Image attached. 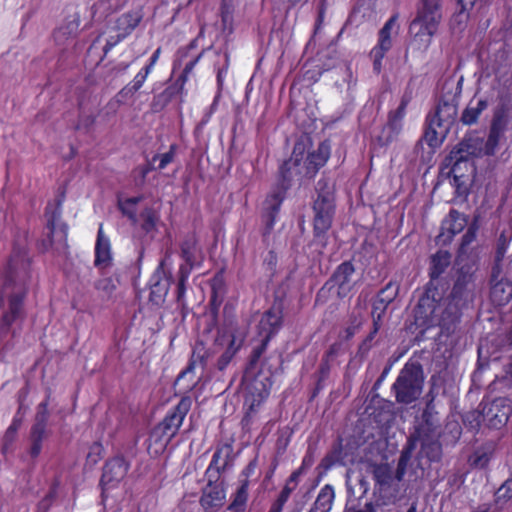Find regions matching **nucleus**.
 <instances>
[{
    "label": "nucleus",
    "instance_id": "412c9836",
    "mask_svg": "<svg viewBox=\"0 0 512 512\" xmlns=\"http://www.w3.org/2000/svg\"><path fill=\"white\" fill-rule=\"evenodd\" d=\"M399 288L400 287L397 282L390 281L379 291L377 298L373 303L371 312L372 318H374V316H379V320H382L389 304L397 297Z\"/></svg>",
    "mask_w": 512,
    "mask_h": 512
},
{
    "label": "nucleus",
    "instance_id": "e433bc0d",
    "mask_svg": "<svg viewBox=\"0 0 512 512\" xmlns=\"http://www.w3.org/2000/svg\"><path fill=\"white\" fill-rule=\"evenodd\" d=\"M414 449H415V444H414V440L412 439L411 441L407 442V445L402 450L400 458L398 460V465H397L396 475H395V477L398 481L402 480V478L406 472V467L408 465V462L410 461V459L412 457V453H413Z\"/></svg>",
    "mask_w": 512,
    "mask_h": 512
},
{
    "label": "nucleus",
    "instance_id": "2f4dec72",
    "mask_svg": "<svg viewBox=\"0 0 512 512\" xmlns=\"http://www.w3.org/2000/svg\"><path fill=\"white\" fill-rule=\"evenodd\" d=\"M77 31L78 24L75 21H70L55 30L53 37L57 45L66 46L73 42Z\"/></svg>",
    "mask_w": 512,
    "mask_h": 512
},
{
    "label": "nucleus",
    "instance_id": "0eeeda50",
    "mask_svg": "<svg viewBox=\"0 0 512 512\" xmlns=\"http://www.w3.org/2000/svg\"><path fill=\"white\" fill-rule=\"evenodd\" d=\"M440 301H435L431 315L419 312V303L415 308V317L422 324L427 326L437 325L441 328L443 334L450 335L455 332L462 315V310L466 307L461 303H456L446 299L445 306H439Z\"/></svg>",
    "mask_w": 512,
    "mask_h": 512
},
{
    "label": "nucleus",
    "instance_id": "c9c22d12",
    "mask_svg": "<svg viewBox=\"0 0 512 512\" xmlns=\"http://www.w3.org/2000/svg\"><path fill=\"white\" fill-rule=\"evenodd\" d=\"M462 434V427L456 420L447 421L442 432L443 441L448 445H455Z\"/></svg>",
    "mask_w": 512,
    "mask_h": 512
},
{
    "label": "nucleus",
    "instance_id": "4d7b16f0",
    "mask_svg": "<svg viewBox=\"0 0 512 512\" xmlns=\"http://www.w3.org/2000/svg\"><path fill=\"white\" fill-rule=\"evenodd\" d=\"M265 399L260 398H252L245 396V406L247 407L246 417H251L254 413L257 412L259 406L263 403Z\"/></svg>",
    "mask_w": 512,
    "mask_h": 512
},
{
    "label": "nucleus",
    "instance_id": "4468645a",
    "mask_svg": "<svg viewBox=\"0 0 512 512\" xmlns=\"http://www.w3.org/2000/svg\"><path fill=\"white\" fill-rule=\"evenodd\" d=\"M411 96L404 94L401 103L395 111H390L388 121L377 136L380 145L385 146L397 139L403 128V119Z\"/></svg>",
    "mask_w": 512,
    "mask_h": 512
},
{
    "label": "nucleus",
    "instance_id": "f3484780",
    "mask_svg": "<svg viewBox=\"0 0 512 512\" xmlns=\"http://www.w3.org/2000/svg\"><path fill=\"white\" fill-rule=\"evenodd\" d=\"M397 15H393L379 31L378 44L371 50L370 57L373 60L374 70L380 72L381 61L387 51L392 47L391 32L396 26Z\"/></svg>",
    "mask_w": 512,
    "mask_h": 512
},
{
    "label": "nucleus",
    "instance_id": "8fccbe9b",
    "mask_svg": "<svg viewBox=\"0 0 512 512\" xmlns=\"http://www.w3.org/2000/svg\"><path fill=\"white\" fill-rule=\"evenodd\" d=\"M512 498V479H507L496 491L495 501L506 502Z\"/></svg>",
    "mask_w": 512,
    "mask_h": 512
},
{
    "label": "nucleus",
    "instance_id": "69168bd1",
    "mask_svg": "<svg viewBox=\"0 0 512 512\" xmlns=\"http://www.w3.org/2000/svg\"><path fill=\"white\" fill-rule=\"evenodd\" d=\"M476 1L477 0H457L458 4L461 6V12L471 9Z\"/></svg>",
    "mask_w": 512,
    "mask_h": 512
},
{
    "label": "nucleus",
    "instance_id": "a211bd4d",
    "mask_svg": "<svg viewBox=\"0 0 512 512\" xmlns=\"http://www.w3.org/2000/svg\"><path fill=\"white\" fill-rule=\"evenodd\" d=\"M438 428L439 419L437 413L427 405L422 413L421 423L416 427L415 432L409 437L408 441L413 439L416 445V442L419 440L436 439L440 436Z\"/></svg>",
    "mask_w": 512,
    "mask_h": 512
},
{
    "label": "nucleus",
    "instance_id": "20e7f679",
    "mask_svg": "<svg viewBox=\"0 0 512 512\" xmlns=\"http://www.w3.org/2000/svg\"><path fill=\"white\" fill-rule=\"evenodd\" d=\"M458 114L456 95L441 99L434 113L428 117V127L424 134L426 143L434 148L442 144Z\"/></svg>",
    "mask_w": 512,
    "mask_h": 512
},
{
    "label": "nucleus",
    "instance_id": "338daca9",
    "mask_svg": "<svg viewBox=\"0 0 512 512\" xmlns=\"http://www.w3.org/2000/svg\"><path fill=\"white\" fill-rule=\"evenodd\" d=\"M303 473H304L303 466H301L299 469L292 472V474L290 475V477L288 479L289 483H293V484L297 485L298 479H299L300 475Z\"/></svg>",
    "mask_w": 512,
    "mask_h": 512
},
{
    "label": "nucleus",
    "instance_id": "dca6fc26",
    "mask_svg": "<svg viewBox=\"0 0 512 512\" xmlns=\"http://www.w3.org/2000/svg\"><path fill=\"white\" fill-rule=\"evenodd\" d=\"M509 130V118L502 111L497 112L492 120L488 139L486 143V155L492 156L496 153L500 144L506 142L505 133Z\"/></svg>",
    "mask_w": 512,
    "mask_h": 512
},
{
    "label": "nucleus",
    "instance_id": "5fc2aeb1",
    "mask_svg": "<svg viewBox=\"0 0 512 512\" xmlns=\"http://www.w3.org/2000/svg\"><path fill=\"white\" fill-rule=\"evenodd\" d=\"M140 20L141 17L138 14L127 13L122 15L119 18L118 22L120 25H125V28L128 29L130 32L138 26Z\"/></svg>",
    "mask_w": 512,
    "mask_h": 512
},
{
    "label": "nucleus",
    "instance_id": "ea45409f",
    "mask_svg": "<svg viewBox=\"0 0 512 512\" xmlns=\"http://www.w3.org/2000/svg\"><path fill=\"white\" fill-rule=\"evenodd\" d=\"M141 228L146 232L150 233L156 229L157 222L159 220L158 214L152 208H145L141 214Z\"/></svg>",
    "mask_w": 512,
    "mask_h": 512
},
{
    "label": "nucleus",
    "instance_id": "7ed1b4c3",
    "mask_svg": "<svg viewBox=\"0 0 512 512\" xmlns=\"http://www.w3.org/2000/svg\"><path fill=\"white\" fill-rule=\"evenodd\" d=\"M441 20V0H422L417 16L410 25L413 43L418 45V49L426 50L430 46Z\"/></svg>",
    "mask_w": 512,
    "mask_h": 512
},
{
    "label": "nucleus",
    "instance_id": "f704fd0d",
    "mask_svg": "<svg viewBox=\"0 0 512 512\" xmlns=\"http://www.w3.org/2000/svg\"><path fill=\"white\" fill-rule=\"evenodd\" d=\"M451 165V173L453 174V184L456 187V192L459 196L468 193L467 177L462 172V164L455 162H448Z\"/></svg>",
    "mask_w": 512,
    "mask_h": 512
},
{
    "label": "nucleus",
    "instance_id": "5701e85b",
    "mask_svg": "<svg viewBox=\"0 0 512 512\" xmlns=\"http://www.w3.org/2000/svg\"><path fill=\"white\" fill-rule=\"evenodd\" d=\"M485 417L494 427L506 424L511 414V407L504 398L495 399L487 408H484Z\"/></svg>",
    "mask_w": 512,
    "mask_h": 512
},
{
    "label": "nucleus",
    "instance_id": "2eb2a0df",
    "mask_svg": "<svg viewBox=\"0 0 512 512\" xmlns=\"http://www.w3.org/2000/svg\"><path fill=\"white\" fill-rule=\"evenodd\" d=\"M354 273L355 267L352 262L345 261L335 269L326 285H330L331 288L335 287L337 296L344 298L354 287L352 280Z\"/></svg>",
    "mask_w": 512,
    "mask_h": 512
},
{
    "label": "nucleus",
    "instance_id": "09e8293b",
    "mask_svg": "<svg viewBox=\"0 0 512 512\" xmlns=\"http://www.w3.org/2000/svg\"><path fill=\"white\" fill-rule=\"evenodd\" d=\"M191 271L190 268L187 267H179L178 271V285H177V301L180 302L183 300L185 295V282L188 279Z\"/></svg>",
    "mask_w": 512,
    "mask_h": 512
},
{
    "label": "nucleus",
    "instance_id": "473e14b6",
    "mask_svg": "<svg viewBox=\"0 0 512 512\" xmlns=\"http://www.w3.org/2000/svg\"><path fill=\"white\" fill-rule=\"evenodd\" d=\"M488 107V102L486 100L477 101L476 105H473L472 102L464 109L461 114L460 121L464 125H472L475 124L480 116V114Z\"/></svg>",
    "mask_w": 512,
    "mask_h": 512
},
{
    "label": "nucleus",
    "instance_id": "39448f33",
    "mask_svg": "<svg viewBox=\"0 0 512 512\" xmlns=\"http://www.w3.org/2000/svg\"><path fill=\"white\" fill-rule=\"evenodd\" d=\"M424 386V372L417 361L407 362L392 385L395 399L400 404H411L419 399Z\"/></svg>",
    "mask_w": 512,
    "mask_h": 512
},
{
    "label": "nucleus",
    "instance_id": "e2e57ef3",
    "mask_svg": "<svg viewBox=\"0 0 512 512\" xmlns=\"http://www.w3.org/2000/svg\"><path fill=\"white\" fill-rule=\"evenodd\" d=\"M256 468V464L254 461L250 462L241 472L239 476V480L250 481L249 477L254 474Z\"/></svg>",
    "mask_w": 512,
    "mask_h": 512
},
{
    "label": "nucleus",
    "instance_id": "6e6552de",
    "mask_svg": "<svg viewBox=\"0 0 512 512\" xmlns=\"http://www.w3.org/2000/svg\"><path fill=\"white\" fill-rule=\"evenodd\" d=\"M191 398L183 397L179 403L165 416V418L153 429L151 440L159 444L163 451L177 434L182 422L191 408Z\"/></svg>",
    "mask_w": 512,
    "mask_h": 512
},
{
    "label": "nucleus",
    "instance_id": "79ce46f5",
    "mask_svg": "<svg viewBox=\"0 0 512 512\" xmlns=\"http://www.w3.org/2000/svg\"><path fill=\"white\" fill-rule=\"evenodd\" d=\"M94 286L102 299H110L116 290V284L110 277L97 280Z\"/></svg>",
    "mask_w": 512,
    "mask_h": 512
},
{
    "label": "nucleus",
    "instance_id": "aec40b11",
    "mask_svg": "<svg viewBox=\"0 0 512 512\" xmlns=\"http://www.w3.org/2000/svg\"><path fill=\"white\" fill-rule=\"evenodd\" d=\"M225 499L224 488L208 482V485L202 491L200 505L205 512H217L224 505Z\"/></svg>",
    "mask_w": 512,
    "mask_h": 512
},
{
    "label": "nucleus",
    "instance_id": "052dcab7",
    "mask_svg": "<svg viewBox=\"0 0 512 512\" xmlns=\"http://www.w3.org/2000/svg\"><path fill=\"white\" fill-rule=\"evenodd\" d=\"M147 173L141 167H136L132 171V177L137 187H143L146 182Z\"/></svg>",
    "mask_w": 512,
    "mask_h": 512
},
{
    "label": "nucleus",
    "instance_id": "0e129e2a",
    "mask_svg": "<svg viewBox=\"0 0 512 512\" xmlns=\"http://www.w3.org/2000/svg\"><path fill=\"white\" fill-rule=\"evenodd\" d=\"M196 62H197V60H194V61H190L189 63L186 64V66H185V68L183 70V73H182V75L179 78V80L182 81L181 88L183 87V84L187 80V75L193 70Z\"/></svg>",
    "mask_w": 512,
    "mask_h": 512
},
{
    "label": "nucleus",
    "instance_id": "1a4fd4ad",
    "mask_svg": "<svg viewBox=\"0 0 512 512\" xmlns=\"http://www.w3.org/2000/svg\"><path fill=\"white\" fill-rule=\"evenodd\" d=\"M335 205L331 191L320 192L314 201L313 243L320 247L319 253L326 247V233L331 228Z\"/></svg>",
    "mask_w": 512,
    "mask_h": 512
},
{
    "label": "nucleus",
    "instance_id": "a878e982",
    "mask_svg": "<svg viewBox=\"0 0 512 512\" xmlns=\"http://www.w3.org/2000/svg\"><path fill=\"white\" fill-rule=\"evenodd\" d=\"M181 258L184 263L180 267H189L192 271L193 267L200 258V249L197 245V239L194 235H188L181 243Z\"/></svg>",
    "mask_w": 512,
    "mask_h": 512
},
{
    "label": "nucleus",
    "instance_id": "a19ab883",
    "mask_svg": "<svg viewBox=\"0 0 512 512\" xmlns=\"http://www.w3.org/2000/svg\"><path fill=\"white\" fill-rule=\"evenodd\" d=\"M149 73L150 67H145L144 72H139L134 77L132 84L125 86L119 94L122 96H128L136 93L142 87Z\"/></svg>",
    "mask_w": 512,
    "mask_h": 512
},
{
    "label": "nucleus",
    "instance_id": "f257e3e1",
    "mask_svg": "<svg viewBox=\"0 0 512 512\" xmlns=\"http://www.w3.org/2000/svg\"><path fill=\"white\" fill-rule=\"evenodd\" d=\"M305 146L303 143H296L293 148L292 157L285 161L280 167V188L267 196L263 203L262 220L265 224V232L269 233L274 226L275 219L279 213L285 191L291 185L294 175L303 174L306 177H313L329 158V145L321 143L317 150L309 153L301 167Z\"/></svg>",
    "mask_w": 512,
    "mask_h": 512
},
{
    "label": "nucleus",
    "instance_id": "cd10ccee",
    "mask_svg": "<svg viewBox=\"0 0 512 512\" xmlns=\"http://www.w3.org/2000/svg\"><path fill=\"white\" fill-rule=\"evenodd\" d=\"M61 212L59 210H55L52 212L51 216L48 219L47 228L49 230V244L53 246L56 243L55 237H57L58 243L61 245L63 249L67 248V226L65 224L61 225L58 229L56 228L55 222L60 218Z\"/></svg>",
    "mask_w": 512,
    "mask_h": 512
},
{
    "label": "nucleus",
    "instance_id": "37998d69",
    "mask_svg": "<svg viewBox=\"0 0 512 512\" xmlns=\"http://www.w3.org/2000/svg\"><path fill=\"white\" fill-rule=\"evenodd\" d=\"M169 280L157 281L151 287L150 299L156 304L161 303L168 293Z\"/></svg>",
    "mask_w": 512,
    "mask_h": 512
},
{
    "label": "nucleus",
    "instance_id": "3c124183",
    "mask_svg": "<svg viewBox=\"0 0 512 512\" xmlns=\"http://www.w3.org/2000/svg\"><path fill=\"white\" fill-rule=\"evenodd\" d=\"M485 417L484 410L482 412L474 410L468 412L464 417V423L473 430H478L481 426V422Z\"/></svg>",
    "mask_w": 512,
    "mask_h": 512
},
{
    "label": "nucleus",
    "instance_id": "864d4df0",
    "mask_svg": "<svg viewBox=\"0 0 512 512\" xmlns=\"http://www.w3.org/2000/svg\"><path fill=\"white\" fill-rule=\"evenodd\" d=\"M508 246H509V241H508L507 237L505 236V234L502 233L497 239V244H496V248H495L494 260H496V262L504 260Z\"/></svg>",
    "mask_w": 512,
    "mask_h": 512
},
{
    "label": "nucleus",
    "instance_id": "423d86ee",
    "mask_svg": "<svg viewBox=\"0 0 512 512\" xmlns=\"http://www.w3.org/2000/svg\"><path fill=\"white\" fill-rule=\"evenodd\" d=\"M27 288L24 284L16 282L12 276H8L0 290V308L4 305V299L8 301L7 310L0 320V329L8 332L13 323L25 318L24 300Z\"/></svg>",
    "mask_w": 512,
    "mask_h": 512
},
{
    "label": "nucleus",
    "instance_id": "13d9d810",
    "mask_svg": "<svg viewBox=\"0 0 512 512\" xmlns=\"http://www.w3.org/2000/svg\"><path fill=\"white\" fill-rule=\"evenodd\" d=\"M174 158V146H171L170 150L162 155H155L152 161L160 160L158 168L164 169L168 164L173 161Z\"/></svg>",
    "mask_w": 512,
    "mask_h": 512
},
{
    "label": "nucleus",
    "instance_id": "ddd939ff",
    "mask_svg": "<svg viewBox=\"0 0 512 512\" xmlns=\"http://www.w3.org/2000/svg\"><path fill=\"white\" fill-rule=\"evenodd\" d=\"M475 270L472 265L461 266L454 280L449 296L451 301L468 306L474 298Z\"/></svg>",
    "mask_w": 512,
    "mask_h": 512
},
{
    "label": "nucleus",
    "instance_id": "680f3d73",
    "mask_svg": "<svg viewBox=\"0 0 512 512\" xmlns=\"http://www.w3.org/2000/svg\"><path fill=\"white\" fill-rule=\"evenodd\" d=\"M503 273V261L496 262L494 260L492 270H491V282L498 281L502 277Z\"/></svg>",
    "mask_w": 512,
    "mask_h": 512
},
{
    "label": "nucleus",
    "instance_id": "6ab92c4d",
    "mask_svg": "<svg viewBox=\"0 0 512 512\" xmlns=\"http://www.w3.org/2000/svg\"><path fill=\"white\" fill-rule=\"evenodd\" d=\"M232 447L223 445L217 448L212 456L209 467L206 470V477L209 483L216 482L220 473L226 471L232 466Z\"/></svg>",
    "mask_w": 512,
    "mask_h": 512
},
{
    "label": "nucleus",
    "instance_id": "4be33fe9",
    "mask_svg": "<svg viewBox=\"0 0 512 512\" xmlns=\"http://www.w3.org/2000/svg\"><path fill=\"white\" fill-rule=\"evenodd\" d=\"M129 465L123 456H115L106 462L103 468L101 482L104 485L119 482L128 472Z\"/></svg>",
    "mask_w": 512,
    "mask_h": 512
},
{
    "label": "nucleus",
    "instance_id": "de8ad7c7",
    "mask_svg": "<svg viewBox=\"0 0 512 512\" xmlns=\"http://www.w3.org/2000/svg\"><path fill=\"white\" fill-rule=\"evenodd\" d=\"M235 340L232 339L229 343V346L226 348V350L222 353V355L219 357L217 361V369L219 371H223L227 365L231 362L233 357L235 356L237 352V348L234 346Z\"/></svg>",
    "mask_w": 512,
    "mask_h": 512
},
{
    "label": "nucleus",
    "instance_id": "bb28decb",
    "mask_svg": "<svg viewBox=\"0 0 512 512\" xmlns=\"http://www.w3.org/2000/svg\"><path fill=\"white\" fill-rule=\"evenodd\" d=\"M111 261L110 242L105 237L102 224L99 227L97 240L95 245V261L96 267H106Z\"/></svg>",
    "mask_w": 512,
    "mask_h": 512
},
{
    "label": "nucleus",
    "instance_id": "49530a36",
    "mask_svg": "<svg viewBox=\"0 0 512 512\" xmlns=\"http://www.w3.org/2000/svg\"><path fill=\"white\" fill-rule=\"evenodd\" d=\"M21 426V420L20 419H14L11 423V425L7 428L5 435L3 437V451H7L9 446L14 442L17 432Z\"/></svg>",
    "mask_w": 512,
    "mask_h": 512
},
{
    "label": "nucleus",
    "instance_id": "4c0bfd02",
    "mask_svg": "<svg viewBox=\"0 0 512 512\" xmlns=\"http://www.w3.org/2000/svg\"><path fill=\"white\" fill-rule=\"evenodd\" d=\"M421 443V452L430 461H439L442 455L441 444L438 442V438L431 440H419Z\"/></svg>",
    "mask_w": 512,
    "mask_h": 512
},
{
    "label": "nucleus",
    "instance_id": "6e6d98bb",
    "mask_svg": "<svg viewBox=\"0 0 512 512\" xmlns=\"http://www.w3.org/2000/svg\"><path fill=\"white\" fill-rule=\"evenodd\" d=\"M58 485H59V481L56 480L54 482L53 486L51 487L49 493L40 501L39 508L43 509L44 512L49 509V507L51 506L53 500L55 499L56 494H57V487H58Z\"/></svg>",
    "mask_w": 512,
    "mask_h": 512
},
{
    "label": "nucleus",
    "instance_id": "72a5a7b5",
    "mask_svg": "<svg viewBox=\"0 0 512 512\" xmlns=\"http://www.w3.org/2000/svg\"><path fill=\"white\" fill-rule=\"evenodd\" d=\"M335 497L334 489L331 485L326 484L319 492L314 507L321 512H329Z\"/></svg>",
    "mask_w": 512,
    "mask_h": 512
},
{
    "label": "nucleus",
    "instance_id": "bf43d9fd",
    "mask_svg": "<svg viewBox=\"0 0 512 512\" xmlns=\"http://www.w3.org/2000/svg\"><path fill=\"white\" fill-rule=\"evenodd\" d=\"M119 209L121 212L126 215L133 224L137 223V217H136V209L135 207H131L129 204H127L125 201L119 202Z\"/></svg>",
    "mask_w": 512,
    "mask_h": 512
},
{
    "label": "nucleus",
    "instance_id": "f8f14e48",
    "mask_svg": "<svg viewBox=\"0 0 512 512\" xmlns=\"http://www.w3.org/2000/svg\"><path fill=\"white\" fill-rule=\"evenodd\" d=\"M49 395L46 399L38 404L34 423L31 426L29 434L30 447L28 453L32 459H36L42 450V443L48 437L47 423L50 416L49 410Z\"/></svg>",
    "mask_w": 512,
    "mask_h": 512
},
{
    "label": "nucleus",
    "instance_id": "9d476101",
    "mask_svg": "<svg viewBox=\"0 0 512 512\" xmlns=\"http://www.w3.org/2000/svg\"><path fill=\"white\" fill-rule=\"evenodd\" d=\"M484 155H486L485 140L476 134H468L451 150L447 161L462 164L464 168L473 170L469 160Z\"/></svg>",
    "mask_w": 512,
    "mask_h": 512
},
{
    "label": "nucleus",
    "instance_id": "58836bf2",
    "mask_svg": "<svg viewBox=\"0 0 512 512\" xmlns=\"http://www.w3.org/2000/svg\"><path fill=\"white\" fill-rule=\"evenodd\" d=\"M373 476L380 488L389 487L392 482V471L387 464L375 465Z\"/></svg>",
    "mask_w": 512,
    "mask_h": 512
},
{
    "label": "nucleus",
    "instance_id": "b1692460",
    "mask_svg": "<svg viewBox=\"0 0 512 512\" xmlns=\"http://www.w3.org/2000/svg\"><path fill=\"white\" fill-rule=\"evenodd\" d=\"M250 481L238 480L235 491L230 496V504L225 512H247V502L249 498Z\"/></svg>",
    "mask_w": 512,
    "mask_h": 512
},
{
    "label": "nucleus",
    "instance_id": "c03bdc74",
    "mask_svg": "<svg viewBox=\"0 0 512 512\" xmlns=\"http://www.w3.org/2000/svg\"><path fill=\"white\" fill-rule=\"evenodd\" d=\"M477 230H478V224H477V219H475L474 222L469 225L466 233L462 237L461 244L459 247L460 254L467 253L470 244L473 241H475V239H476Z\"/></svg>",
    "mask_w": 512,
    "mask_h": 512
},
{
    "label": "nucleus",
    "instance_id": "7c9ffc66",
    "mask_svg": "<svg viewBox=\"0 0 512 512\" xmlns=\"http://www.w3.org/2000/svg\"><path fill=\"white\" fill-rule=\"evenodd\" d=\"M468 224V217L455 210L451 209L448 217L443 222V229H446L451 233L452 236L460 233Z\"/></svg>",
    "mask_w": 512,
    "mask_h": 512
},
{
    "label": "nucleus",
    "instance_id": "a18cd8bd",
    "mask_svg": "<svg viewBox=\"0 0 512 512\" xmlns=\"http://www.w3.org/2000/svg\"><path fill=\"white\" fill-rule=\"evenodd\" d=\"M221 20L224 30H232L233 21V0H222Z\"/></svg>",
    "mask_w": 512,
    "mask_h": 512
},
{
    "label": "nucleus",
    "instance_id": "c756f323",
    "mask_svg": "<svg viewBox=\"0 0 512 512\" xmlns=\"http://www.w3.org/2000/svg\"><path fill=\"white\" fill-rule=\"evenodd\" d=\"M209 354L206 351L205 347L202 343H197L193 349L190 362L185 370H183L177 378V381H181L186 376L191 374L193 370L197 367H204L206 365V360Z\"/></svg>",
    "mask_w": 512,
    "mask_h": 512
},
{
    "label": "nucleus",
    "instance_id": "c85d7f7f",
    "mask_svg": "<svg viewBox=\"0 0 512 512\" xmlns=\"http://www.w3.org/2000/svg\"><path fill=\"white\" fill-rule=\"evenodd\" d=\"M268 377H253L245 385V396L252 398L266 399L270 392V384L267 383Z\"/></svg>",
    "mask_w": 512,
    "mask_h": 512
},
{
    "label": "nucleus",
    "instance_id": "603ef678",
    "mask_svg": "<svg viewBox=\"0 0 512 512\" xmlns=\"http://www.w3.org/2000/svg\"><path fill=\"white\" fill-rule=\"evenodd\" d=\"M372 319H373V329L368 334V336L364 339V341L362 342V344L360 346L361 350L368 351L372 347V341L381 328L382 320H379V316H374V318H372Z\"/></svg>",
    "mask_w": 512,
    "mask_h": 512
},
{
    "label": "nucleus",
    "instance_id": "774afa93",
    "mask_svg": "<svg viewBox=\"0 0 512 512\" xmlns=\"http://www.w3.org/2000/svg\"><path fill=\"white\" fill-rule=\"evenodd\" d=\"M284 505V502H280V500L276 499V501L272 504L269 512H282Z\"/></svg>",
    "mask_w": 512,
    "mask_h": 512
},
{
    "label": "nucleus",
    "instance_id": "393cba45",
    "mask_svg": "<svg viewBox=\"0 0 512 512\" xmlns=\"http://www.w3.org/2000/svg\"><path fill=\"white\" fill-rule=\"evenodd\" d=\"M512 298V283L506 278L491 282L490 299L497 305L507 304Z\"/></svg>",
    "mask_w": 512,
    "mask_h": 512
},
{
    "label": "nucleus",
    "instance_id": "f03ea898",
    "mask_svg": "<svg viewBox=\"0 0 512 512\" xmlns=\"http://www.w3.org/2000/svg\"><path fill=\"white\" fill-rule=\"evenodd\" d=\"M451 264V254L439 250L430 257L429 282L425 292L419 299V312L431 315L435 301H441L447 288V281L442 277Z\"/></svg>",
    "mask_w": 512,
    "mask_h": 512
},
{
    "label": "nucleus",
    "instance_id": "9b49d317",
    "mask_svg": "<svg viewBox=\"0 0 512 512\" xmlns=\"http://www.w3.org/2000/svg\"><path fill=\"white\" fill-rule=\"evenodd\" d=\"M281 312L270 309L262 316L258 324L259 335L262 336L261 344L254 348L250 357L249 367L254 368L259 362L263 353L266 351L271 338L278 332L281 327Z\"/></svg>",
    "mask_w": 512,
    "mask_h": 512
}]
</instances>
